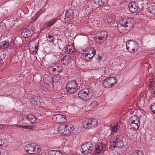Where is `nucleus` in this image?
<instances>
[{"label":"nucleus","mask_w":155,"mask_h":155,"mask_svg":"<svg viewBox=\"0 0 155 155\" xmlns=\"http://www.w3.org/2000/svg\"><path fill=\"white\" fill-rule=\"evenodd\" d=\"M107 79L108 80V82L110 83V84H111L112 87L115 85L117 83L116 78L114 77H110Z\"/></svg>","instance_id":"29"},{"label":"nucleus","mask_w":155,"mask_h":155,"mask_svg":"<svg viewBox=\"0 0 155 155\" xmlns=\"http://www.w3.org/2000/svg\"><path fill=\"white\" fill-rule=\"evenodd\" d=\"M130 119L131 123L128 125V128L136 130L139 128L138 123L139 122V119L137 117L133 116Z\"/></svg>","instance_id":"12"},{"label":"nucleus","mask_w":155,"mask_h":155,"mask_svg":"<svg viewBox=\"0 0 155 155\" xmlns=\"http://www.w3.org/2000/svg\"><path fill=\"white\" fill-rule=\"evenodd\" d=\"M37 120V119L35 116L29 114L27 116H25L22 117L21 120L22 122L23 123L29 124L30 123H35Z\"/></svg>","instance_id":"13"},{"label":"nucleus","mask_w":155,"mask_h":155,"mask_svg":"<svg viewBox=\"0 0 155 155\" xmlns=\"http://www.w3.org/2000/svg\"><path fill=\"white\" fill-rule=\"evenodd\" d=\"M97 120L95 119H86L83 123L84 127L85 129H90L95 127L98 124Z\"/></svg>","instance_id":"5"},{"label":"nucleus","mask_w":155,"mask_h":155,"mask_svg":"<svg viewBox=\"0 0 155 155\" xmlns=\"http://www.w3.org/2000/svg\"><path fill=\"white\" fill-rule=\"evenodd\" d=\"M64 15L62 14V15H61L60 17V19L61 18H62L64 20V19H65V21H66V19H64Z\"/></svg>","instance_id":"48"},{"label":"nucleus","mask_w":155,"mask_h":155,"mask_svg":"<svg viewBox=\"0 0 155 155\" xmlns=\"http://www.w3.org/2000/svg\"><path fill=\"white\" fill-rule=\"evenodd\" d=\"M108 34L107 32H102L100 36H96L94 38V40L98 44L103 42L107 38Z\"/></svg>","instance_id":"14"},{"label":"nucleus","mask_w":155,"mask_h":155,"mask_svg":"<svg viewBox=\"0 0 155 155\" xmlns=\"http://www.w3.org/2000/svg\"><path fill=\"white\" fill-rule=\"evenodd\" d=\"M47 38V41L49 42L50 43H53L54 40V34L52 33L51 31L49 32L47 36H46Z\"/></svg>","instance_id":"28"},{"label":"nucleus","mask_w":155,"mask_h":155,"mask_svg":"<svg viewBox=\"0 0 155 155\" xmlns=\"http://www.w3.org/2000/svg\"><path fill=\"white\" fill-rule=\"evenodd\" d=\"M141 4H142V7H149V4H150L149 2L147 0H143L142 1L139 2Z\"/></svg>","instance_id":"32"},{"label":"nucleus","mask_w":155,"mask_h":155,"mask_svg":"<svg viewBox=\"0 0 155 155\" xmlns=\"http://www.w3.org/2000/svg\"><path fill=\"white\" fill-rule=\"evenodd\" d=\"M153 94H154V95H155V91H153Z\"/></svg>","instance_id":"51"},{"label":"nucleus","mask_w":155,"mask_h":155,"mask_svg":"<svg viewBox=\"0 0 155 155\" xmlns=\"http://www.w3.org/2000/svg\"><path fill=\"white\" fill-rule=\"evenodd\" d=\"M26 152L29 154H36L40 152L41 148L35 143L27 145L25 147Z\"/></svg>","instance_id":"2"},{"label":"nucleus","mask_w":155,"mask_h":155,"mask_svg":"<svg viewBox=\"0 0 155 155\" xmlns=\"http://www.w3.org/2000/svg\"><path fill=\"white\" fill-rule=\"evenodd\" d=\"M66 129L67 131L66 134L69 135L71 133H72L74 130V127L73 125L70 124H67L65 125Z\"/></svg>","instance_id":"24"},{"label":"nucleus","mask_w":155,"mask_h":155,"mask_svg":"<svg viewBox=\"0 0 155 155\" xmlns=\"http://www.w3.org/2000/svg\"><path fill=\"white\" fill-rule=\"evenodd\" d=\"M119 23L121 25H124V27L127 28L128 31L132 29L135 25L134 21L131 18L123 17L120 20Z\"/></svg>","instance_id":"1"},{"label":"nucleus","mask_w":155,"mask_h":155,"mask_svg":"<svg viewBox=\"0 0 155 155\" xmlns=\"http://www.w3.org/2000/svg\"><path fill=\"white\" fill-rule=\"evenodd\" d=\"M97 102L96 101H94L89 105V106L91 108H94L97 107Z\"/></svg>","instance_id":"37"},{"label":"nucleus","mask_w":155,"mask_h":155,"mask_svg":"<svg viewBox=\"0 0 155 155\" xmlns=\"http://www.w3.org/2000/svg\"><path fill=\"white\" fill-rule=\"evenodd\" d=\"M82 153L84 154H89L91 153L94 149L93 144L90 142H85L81 145Z\"/></svg>","instance_id":"8"},{"label":"nucleus","mask_w":155,"mask_h":155,"mask_svg":"<svg viewBox=\"0 0 155 155\" xmlns=\"http://www.w3.org/2000/svg\"><path fill=\"white\" fill-rule=\"evenodd\" d=\"M39 16L38 15V14H36V15L34 17L33 19H34V21H36L38 18V17Z\"/></svg>","instance_id":"47"},{"label":"nucleus","mask_w":155,"mask_h":155,"mask_svg":"<svg viewBox=\"0 0 155 155\" xmlns=\"http://www.w3.org/2000/svg\"><path fill=\"white\" fill-rule=\"evenodd\" d=\"M62 140L63 141H64V142H65L66 141V139L63 138L62 139Z\"/></svg>","instance_id":"50"},{"label":"nucleus","mask_w":155,"mask_h":155,"mask_svg":"<svg viewBox=\"0 0 155 155\" xmlns=\"http://www.w3.org/2000/svg\"><path fill=\"white\" fill-rule=\"evenodd\" d=\"M43 77L45 83L51 87L52 88L54 87L53 84L54 81L52 77L51 76H49L47 74H45L43 75Z\"/></svg>","instance_id":"15"},{"label":"nucleus","mask_w":155,"mask_h":155,"mask_svg":"<svg viewBox=\"0 0 155 155\" xmlns=\"http://www.w3.org/2000/svg\"><path fill=\"white\" fill-rule=\"evenodd\" d=\"M71 57L69 55H65L61 59V63L64 65L68 64L71 60Z\"/></svg>","instance_id":"26"},{"label":"nucleus","mask_w":155,"mask_h":155,"mask_svg":"<svg viewBox=\"0 0 155 155\" xmlns=\"http://www.w3.org/2000/svg\"><path fill=\"white\" fill-rule=\"evenodd\" d=\"M130 155H144L140 150H136L134 151Z\"/></svg>","instance_id":"36"},{"label":"nucleus","mask_w":155,"mask_h":155,"mask_svg":"<svg viewBox=\"0 0 155 155\" xmlns=\"http://www.w3.org/2000/svg\"><path fill=\"white\" fill-rule=\"evenodd\" d=\"M34 34V31L32 29H26L22 31L21 35L25 38H26L31 37Z\"/></svg>","instance_id":"18"},{"label":"nucleus","mask_w":155,"mask_h":155,"mask_svg":"<svg viewBox=\"0 0 155 155\" xmlns=\"http://www.w3.org/2000/svg\"><path fill=\"white\" fill-rule=\"evenodd\" d=\"M57 151L50 150L48 153V155H55V153H56Z\"/></svg>","instance_id":"43"},{"label":"nucleus","mask_w":155,"mask_h":155,"mask_svg":"<svg viewBox=\"0 0 155 155\" xmlns=\"http://www.w3.org/2000/svg\"><path fill=\"white\" fill-rule=\"evenodd\" d=\"M118 123H113L111 125L110 129L108 130V133H111L110 135H114V134L118 132L119 131Z\"/></svg>","instance_id":"17"},{"label":"nucleus","mask_w":155,"mask_h":155,"mask_svg":"<svg viewBox=\"0 0 155 155\" xmlns=\"http://www.w3.org/2000/svg\"><path fill=\"white\" fill-rule=\"evenodd\" d=\"M4 142H7V141H5L4 140H0V145L1 146L4 147H6L7 145Z\"/></svg>","instance_id":"39"},{"label":"nucleus","mask_w":155,"mask_h":155,"mask_svg":"<svg viewBox=\"0 0 155 155\" xmlns=\"http://www.w3.org/2000/svg\"><path fill=\"white\" fill-rule=\"evenodd\" d=\"M3 64V62L2 59H0V66L2 65Z\"/></svg>","instance_id":"49"},{"label":"nucleus","mask_w":155,"mask_h":155,"mask_svg":"<svg viewBox=\"0 0 155 155\" xmlns=\"http://www.w3.org/2000/svg\"><path fill=\"white\" fill-rule=\"evenodd\" d=\"M128 8L130 11L132 13H135L138 10V8L136 3L131 2L129 4Z\"/></svg>","instance_id":"22"},{"label":"nucleus","mask_w":155,"mask_h":155,"mask_svg":"<svg viewBox=\"0 0 155 155\" xmlns=\"http://www.w3.org/2000/svg\"><path fill=\"white\" fill-rule=\"evenodd\" d=\"M149 7H147V11L150 13L155 15V3L149 4Z\"/></svg>","instance_id":"25"},{"label":"nucleus","mask_w":155,"mask_h":155,"mask_svg":"<svg viewBox=\"0 0 155 155\" xmlns=\"http://www.w3.org/2000/svg\"><path fill=\"white\" fill-rule=\"evenodd\" d=\"M64 16V18L66 19L67 21L71 20L73 18L74 16L73 11L71 9L67 10Z\"/></svg>","instance_id":"19"},{"label":"nucleus","mask_w":155,"mask_h":155,"mask_svg":"<svg viewBox=\"0 0 155 155\" xmlns=\"http://www.w3.org/2000/svg\"><path fill=\"white\" fill-rule=\"evenodd\" d=\"M83 58L87 61L91 59L95 54L96 51L93 48H87L85 51H82Z\"/></svg>","instance_id":"4"},{"label":"nucleus","mask_w":155,"mask_h":155,"mask_svg":"<svg viewBox=\"0 0 155 155\" xmlns=\"http://www.w3.org/2000/svg\"><path fill=\"white\" fill-rule=\"evenodd\" d=\"M112 21V19L111 17L109 16L107 18H106L105 19V22L106 23H110Z\"/></svg>","instance_id":"38"},{"label":"nucleus","mask_w":155,"mask_h":155,"mask_svg":"<svg viewBox=\"0 0 155 155\" xmlns=\"http://www.w3.org/2000/svg\"><path fill=\"white\" fill-rule=\"evenodd\" d=\"M118 136H114L112 141L110 142V148L112 150L115 148L117 147V145H119L120 147H122L124 146V144L122 142L123 140L122 138L117 137Z\"/></svg>","instance_id":"6"},{"label":"nucleus","mask_w":155,"mask_h":155,"mask_svg":"<svg viewBox=\"0 0 155 155\" xmlns=\"http://www.w3.org/2000/svg\"><path fill=\"white\" fill-rule=\"evenodd\" d=\"M126 45L127 49L131 53L137 51L139 48L137 43L136 42L131 40L127 41Z\"/></svg>","instance_id":"7"},{"label":"nucleus","mask_w":155,"mask_h":155,"mask_svg":"<svg viewBox=\"0 0 155 155\" xmlns=\"http://www.w3.org/2000/svg\"><path fill=\"white\" fill-rule=\"evenodd\" d=\"M9 45L8 42L7 41L2 42L0 43V47L4 48H7Z\"/></svg>","instance_id":"33"},{"label":"nucleus","mask_w":155,"mask_h":155,"mask_svg":"<svg viewBox=\"0 0 155 155\" xmlns=\"http://www.w3.org/2000/svg\"><path fill=\"white\" fill-rule=\"evenodd\" d=\"M38 101V99L36 97H33L31 99V103L34 105H37Z\"/></svg>","instance_id":"34"},{"label":"nucleus","mask_w":155,"mask_h":155,"mask_svg":"<svg viewBox=\"0 0 155 155\" xmlns=\"http://www.w3.org/2000/svg\"><path fill=\"white\" fill-rule=\"evenodd\" d=\"M62 66L58 63L51 64L47 69L49 73L55 75H58L62 72Z\"/></svg>","instance_id":"3"},{"label":"nucleus","mask_w":155,"mask_h":155,"mask_svg":"<svg viewBox=\"0 0 155 155\" xmlns=\"http://www.w3.org/2000/svg\"><path fill=\"white\" fill-rule=\"evenodd\" d=\"M55 155H63V153L59 151H57L56 153H55Z\"/></svg>","instance_id":"45"},{"label":"nucleus","mask_w":155,"mask_h":155,"mask_svg":"<svg viewBox=\"0 0 155 155\" xmlns=\"http://www.w3.org/2000/svg\"><path fill=\"white\" fill-rule=\"evenodd\" d=\"M58 20V19L56 18H52L51 20H49L45 23V25L47 27L49 28L51 27L54 24L55 22Z\"/></svg>","instance_id":"27"},{"label":"nucleus","mask_w":155,"mask_h":155,"mask_svg":"<svg viewBox=\"0 0 155 155\" xmlns=\"http://www.w3.org/2000/svg\"><path fill=\"white\" fill-rule=\"evenodd\" d=\"M103 132L102 129H100L97 132V135H100L104 134V133H103Z\"/></svg>","instance_id":"44"},{"label":"nucleus","mask_w":155,"mask_h":155,"mask_svg":"<svg viewBox=\"0 0 155 155\" xmlns=\"http://www.w3.org/2000/svg\"><path fill=\"white\" fill-rule=\"evenodd\" d=\"M80 82L81 84H82L83 85H85L86 83L85 81H84L83 80H80Z\"/></svg>","instance_id":"46"},{"label":"nucleus","mask_w":155,"mask_h":155,"mask_svg":"<svg viewBox=\"0 0 155 155\" xmlns=\"http://www.w3.org/2000/svg\"><path fill=\"white\" fill-rule=\"evenodd\" d=\"M32 43H30L29 50L33 55H35L37 51L38 48L35 43L33 42V44H32Z\"/></svg>","instance_id":"23"},{"label":"nucleus","mask_w":155,"mask_h":155,"mask_svg":"<svg viewBox=\"0 0 155 155\" xmlns=\"http://www.w3.org/2000/svg\"><path fill=\"white\" fill-rule=\"evenodd\" d=\"M61 20L63 21V19H61Z\"/></svg>","instance_id":"52"},{"label":"nucleus","mask_w":155,"mask_h":155,"mask_svg":"<svg viewBox=\"0 0 155 155\" xmlns=\"http://www.w3.org/2000/svg\"><path fill=\"white\" fill-rule=\"evenodd\" d=\"M66 117L64 115L58 114L54 116L52 119L57 123H61L64 122L66 120Z\"/></svg>","instance_id":"16"},{"label":"nucleus","mask_w":155,"mask_h":155,"mask_svg":"<svg viewBox=\"0 0 155 155\" xmlns=\"http://www.w3.org/2000/svg\"><path fill=\"white\" fill-rule=\"evenodd\" d=\"M103 86L105 88H109L111 87V85L110 83L108 82L107 79H105L103 82Z\"/></svg>","instance_id":"31"},{"label":"nucleus","mask_w":155,"mask_h":155,"mask_svg":"<svg viewBox=\"0 0 155 155\" xmlns=\"http://www.w3.org/2000/svg\"><path fill=\"white\" fill-rule=\"evenodd\" d=\"M16 126L18 127L25 128L27 129H31V126H24L17 125H16Z\"/></svg>","instance_id":"40"},{"label":"nucleus","mask_w":155,"mask_h":155,"mask_svg":"<svg viewBox=\"0 0 155 155\" xmlns=\"http://www.w3.org/2000/svg\"><path fill=\"white\" fill-rule=\"evenodd\" d=\"M94 2L98 4L99 5H101L102 4V0H93Z\"/></svg>","instance_id":"41"},{"label":"nucleus","mask_w":155,"mask_h":155,"mask_svg":"<svg viewBox=\"0 0 155 155\" xmlns=\"http://www.w3.org/2000/svg\"><path fill=\"white\" fill-rule=\"evenodd\" d=\"M78 87L77 82L74 80L68 81L66 85V90L71 93H75L77 91Z\"/></svg>","instance_id":"9"},{"label":"nucleus","mask_w":155,"mask_h":155,"mask_svg":"<svg viewBox=\"0 0 155 155\" xmlns=\"http://www.w3.org/2000/svg\"><path fill=\"white\" fill-rule=\"evenodd\" d=\"M117 29L118 31L120 33H123L125 32V31L127 30V28L125 29L124 26V25H121L120 24L117 26Z\"/></svg>","instance_id":"30"},{"label":"nucleus","mask_w":155,"mask_h":155,"mask_svg":"<svg viewBox=\"0 0 155 155\" xmlns=\"http://www.w3.org/2000/svg\"><path fill=\"white\" fill-rule=\"evenodd\" d=\"M58 130V134L61 136H63L67 135L66 134L67 131H65L66 127L65 125L62 124L60 125Z\"/></svg>","instance_id":"20"},{"label":"nucleus","mask_w":155,"mask_h":155,"mask_svg":"<svg viewBox=\"0 0 155 155\" xmlns=\"http://www.w3.org/2000/svg\"><path fill=\"white\" fill-rule=\"evenodd\" d=\"M107 144L104 143V140L100 143H99L95 147L94 152L96 154H99V155H103L104 152L106 149Z\"/></svg>","instance_id":"10"},{"label":"nucleus","mask_w":155,"mask_h":155,"mask_svg":"<svg viewBox=\"0 0 155 155\" xmlns=\"http://www.w3.org/2000/svg\"><path fill=\"white\" fill-rule=\"evenodd\" d=\"M75 51L74 45L71 44L68 45L65 48V51L66 53L69 54H73Z\"/></svg>","instance_id":"21"},{"label":"nucleus","mask_w":155,"mask_h":155,"mask_svg":"<svg viewBox=\"0 0 155 155\" xmlns=\"http://www.w3.org/2000/svg\"><path fill=\"white\" fill-rule=\"evenodd\" d=\"M93 95L89 92L87 89H83L78 94L79 97L85 100H89L91 98Z\"/></svg>","instance_id":"11"},{"label":"nucleus","mask_w":155,"mask_h":155,"mask_svg":"<svg viewBox=\"0 0 155 155\" xmlns=\"http://www.w3.org/2000/svg\"><path fill=\"white\" fill-rule=\"evenodd\" d=\"M150 108L153 113L155 114V103L151 105Z\"/></svg>","instance_id":"42"},{"label":"nucleus","mask_w":155,"mask_h":155,"mask_svg":"<svg viewBox=\"0 0 155 155\" xmlns=\"http://www.w3.org/2000/svg\"><path fill=\"white\" fill-rule=\"evenodd\" d=\"M155 84V82L152 78L149 80V85L150 89H152L153 87V85Z\"/></svg>","instance_id":"35"}]
</instances>
